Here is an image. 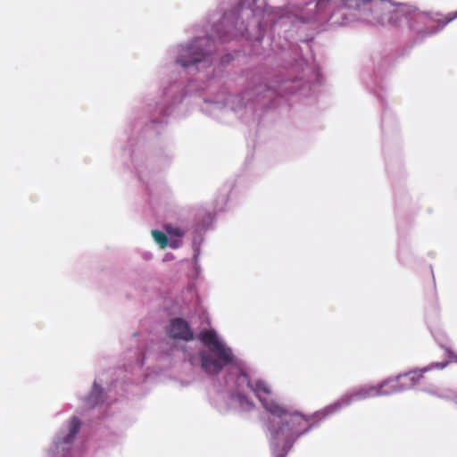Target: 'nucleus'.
<instances>
[{
	"label": "nucleus",
	"mask_w": 457,
	"mask_h": 457,
	"mask_svg": "<svg viewBox=\"0 0 457 457\" xmlns=\"http://www.w3.org/2000/svg\"><path fill=\"white\" fill-rule=\"evenodd\" d=\"M241 377L246 381L247 386L262 402L264 409L271 415L282 420L281 424L278 428L274 426L270 428L271 438L276 444L287 445L307 430L308 420L303 414L292 411L274 400H265L262 398V395H269L270 394V388L265 381L256 380L253 383L245 371L241 372Z\"/></svg>",
	"instance_id": "nucleus-1"
},
{
	"label": "nucleus",
	"mask_w": 457,
	"mask_h": 457,
	"mask_svg": "<svg viewBox=\"0 0 457 457\" xmlns=\"http://www.w3.org/2000/svg\"><path fill=\"white\" fill-rule=\"evenodd\" d=\"M198 339L217 358L212 357L204 351L199 353L202 369L210 375L219 374L223 367L233 361V354L229 348L219 340L216 332L212 329H204L198 334Z\"/></svg>",
	"instance_id": "nucleus-2"
},
{
	"label": "nucleus",
	"mask_w": 457,
	"mask_h": 457,
	"mask_svg": "<svg viewBox=\"0 0 457 457\" xmlns=\"http://www.w3.org/2000/svg\"><path fill=\"white\" fill-rule=\"evenodd\" d=\"M167 333L170 337L186 342L194 339V333L187 321L181 318H175L170 320Z\"/></svg>",
	"instance_id": "nucleus-3"
},
{
	"label": "nucleus",
	"mask_w": 457,
	"mask_h": 457,
	"mask_svg": "<svg viewBox=\"0 0 457 457\" xmlns=\"http://www.w3.org/2000/svg\"><path fill=\"white\" fill-rule=\"evenodd\" d=\"M205 59V53L199 50L195 46H189L183 49V54L178 58V62L183 66L195 64Z\"/></svg>",
	"instance_id": "nucleus-4"
},
{
	"label": "nucleus",
	"mask_w": 457,
	"mask_h": 457,
	"mask_svg": "<svg viewBox=\"0 0 457 457\" xmlns=\"http://www.w3.org/2000/svg\"><path fill=\"white\" fill-rule=\"evenodd\" d=\"M80 428V421L77 417H73L69 425V434L66 436L64 442L70 443L72 438L78 434Z\"/></svg>",
	"instance_id": "nucleus-5"
},
{
	"label": "nucleus",
	"mask_w": 457,
	"mask_h": 457,
	"mask_svg": "<svg viewBox=\"0 0 457 457\" xmlns=\"http://www.w3.org/2000/svg\"><path fill=\"white\" fill-rule=\"evenodd\" d=\"M152 236L161 248H165L168 245V237L163 232L154 229L152 230Z\"/></svg>",
	"instance_id": "nucleus-6"
},
{
	"label": "nucleus",
	"mask_w": 457,
	"mask_h": 457,
	"mask_svg": "<svg viewBox=\"0 0 457 457\" xmlns=\"http://www.w3.org/2000/svg\"><path fill=\"white\" fill-rule=\"evenodd\" d=\"M167 231H168V233L172 234V235L177 236V237H182L184 235L183 230L181 228H172V229L167 228Z\"/></svg>",
	"instance_id": "nucleus-7"
},
{
	"label": "nucleus",
	"mask_w": 457,
	"mask_h": 457,
	"mask_svg": "<svg viewBox=\"0 0 457 457\" xmlns=\"http://www.w3.org/2000/svg\"><path fill=\"white\" fill-rule=\"evenodd\" d=\"M170 246H171L172 248H176V247H178V244H177L176 242H171V243H170Z\"/></svg>",
	"instance_id": "nucleus-8"
}]
</instances>
